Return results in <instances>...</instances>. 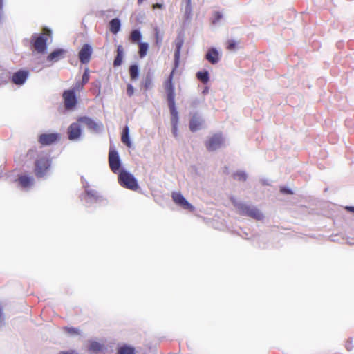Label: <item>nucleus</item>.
Wrapping results in <instances>:
<instances>
[{
    "label": "nucleus",
    "mask_w": 354,
    "mask_h": 354,
    "mask_svg": "<svg viewBox=\"0 0 354 354\" xmlns=\"http://www.w3.org/2000/svg\"><path fill=\"white\" fill-rule=\"evenodd\" d=\"M230 201L240 215L249 216L257 221L263 219L264 216L263 213L255 206L239 201L234 196L230 198Z\"/></svg>",
    "instance_id": "nucleus-1"
},
{
    "label": "nucleus",
    "mask_w": 354,
    "mask_h": 354,
    "mask_svg": "<svg viewBox=\"0 0 354 354\" xmlns=\"http://www.w3.org/2000/svg\"><path fill=\"white\" fill-rule=\"evenodd\" d=\"M85 194L81 196V200L84 202L86 205L90 206L93 203H103L106 199L101 196L97 191L89 187L88 183L82 182Z\"/></svg>",
    "instance_id": "nucleus-2"
},
{
    "label": "nucleus",
    "mask_w": 354,
    "mask_h": 354,
    "mask_svg": "<svg viewBox=\"0 0 354 354\" xmlns=\"http://www.w3.org/2000/svg\"><path fill=\"white\" fill-rule=\"evenodd\" d=\"M183 44V41L182 39H178L175 42V51H174V68L170 73L168 79L165 83V90H171L174 89V86L173 84V75L174 71L178 67L180 62V50Z\"/></svg>",
    "instance_id": "nucleus-3"
},
{
    "label": "nucleus",
    "mask_w": 354,
    "mask_h": 354,
    "mask_svg": "<svg viewBox=\"0 0 354 354\" xmlns=\"http://www.w3.org/2000/svg\"><path fill=\"white\" fill-rule=\"evenodd\" d=\"M118 181L121 186L131 190H136L138 187L137 180L133 175L124 170L120 172Z\"/></svg>",
    "instance_id": "nucleus-4"
},
{
    "label": "nucleus",
    "mask_w": 354,
    "mask_h": 354,
    "mask_svg": "<svg viewBox=\"0 0 354 354\" xmlns=\"http://www.w3.org/2000/svg\"><path fill=\"white\" fill-rule=\"evenodd\" d=\"M64 107L68 111L74 110L77 104V98L74 90H66L62 93Z\"/></svg>",
    "instance_id": "nucleus-5"
},
{
    "label": "nucleus",
    "mask_w": 354,
    "mask_h": 354,
    "mask_svg": "<svg viewBox=\"0 0 354 354\" xmlns=\"http://www.w3.org/2000/svg\"><path fill=\"white\" fill-rule=\"evenodd\" d=\"M67 50L64 48H56L46 57V66H50L66 57Z\"/></svg>",
    "instance_id": "nucleus-6"
},
{
    "label": "nucleus",
    "mask_w": 354,
    "mask_h": 354,
    "mask_svg": "<svg viewBox=\"0 0 354 354\" xmlns=\"http://www.w3.org/2000/svg\"><path fill=\"white\" fill-rule=\"evenodd\" d=\"M77 120L86 124L89 130L95 133L102 132L104 129V125L100 121H95L89 117H80Z\"/></svg>",
    "instance_id": "nucleus-7"
},
{
    "label": "nucleus",
    "mask_w": 354,
    "mask_h": 354,
    "mask_svg": "<svg viewBox=\"0 0 354 354\" xmlns=\"http://www.w3.org/2000/svg\"><path fill=\"white\" fill-rule=\"evenodd\" d=\"M109 163L111 170L116 174L121 167V161L118 152L115 149H110L109 153Z\"/></svg>",
    "instance_id": "nucleus-8"
},
{
    "label": "nucleus",
    "mask_w": 354,
    "mask_h": 354,
    "mask_svg": "<svg viewBox=\"0 0 354 354\" xmlns=\"http://www.w3.org/2000/svg\"><path fill=\"white\" fill-rule=\"evenodd\" d=\"M224 138L221 134L216 133L212 136L206 142V147L208 151H215L223 146Z\"/></svg>",
    "instance_id": "nucleus-9"
},
{
    "label": "nucleus",
    "mask_w": 354,
    "mask_h": 354,
    "mask_svg": "<svg viewBox=\"0 0 354 354\" xmlns=\"http://www.w3.org/2000/svg\"><path fill=\"white\" fill-rule=\"evenodd\" d=\"M172 199L176 205H179L184 209H187L190 212H194L195 209L194 207L189 203L180 192H174L172 194Z\"/></svg>",
    "instance_id": "nucleus-10"
},
{
    "label": "nucleus",
    "mask_w": 354,
    "mask_h": 354,
    "mask_svg": "<svg viewBox=\"0 0 354 354\" xmlns=\"http://www.w3.org/2000/svg\"><path fill=\"white\" fill-rule=\"evenodd\" d=\"M67 133L70 140H77L82 135L80 124L77 122L72 123L68 127Z\"/></svg>",
    "instance_id": "nucleus-11"
},
{
    "label": "nucleus",
    "mask_w": 354,
    "mask_h": 354,
    "mask_svg": "<svg viewBox=\"0 0 354 354\" xmlns=\"http://www.w3.org/2000/svg\"><path fill=\"white\" fill-rule=\"evenodd\" d=\"M93 50L91 45L85 44L79 52V59L82 64H87L91 59Z\"/></svg>",
    "instance_id": "nucleus-12"
},
{
    "label": "nucleus",
    "mask_w": 354,
    "mask_h": 354,
    "mask_svg": "<svg viewBox=\"0 0 354 354\" xmlns=\"http://www.w3.org/2000/svg\"><path fill=\"white\" fill-rule=\"evenodd\" d=\"M44 34L41 32V34L37 37L36 35H33L32 37V50L33 51H36L37 53H42L44 51Z\"/></svg>",
    "instance_id": "nucleus-13"
},
{
    "label": "nucleus",
    "mask_w": 354,
    "mask_h": 354,
    "mask_svg": "<svg viewBox=\"0 0 354 354\" xmlns=\"http://www.w3.org/2000/svg\"><path fill=\"white\" fill-rule=\"evenodd\" d=\"M88 351L91 354H99L106 350V347L104 343L95 340H88Z\"/></svg>",
    "instance_id": "nucleus-14"
},
{
    "label": "nucleus",
    "mask_w": 354,
    "mask_h": 354,
    "mask_svg": "<svg viewBox=\"0 0 354 354\" xmlns=\"http://www.w3.org/2000/svg\"><path fill=\"white\" fill-rule=\"evenodd\" d=\"M28 76V71L26 70H19L13 73L12 82L17 85L23 84Z\"/></svg>",
    "instance_id": "nucleus-15"
},
{
    "label": "nucleus",
    "mask_w": 354,
    "mask_h": 354,
    "mask_svg": "<svg viewBox=\"0 0 354 354\" xmlns=\"http://www.w3.org/2000/svg\"><path fill=\"white\" fill-rule=\"evenodd\" d=\"M19 185L24 189L29 188L33 185L34 179L32 176L26 174L19 175L17 180Z\"/></svg>",
    "instance_id": "nucleus-16"
},
{
    "label": "nucleus",
    "mask_w": 354,
    "mask_h": 354,
    "mask_svg": "<svg viewBox=\"0 0 354 354\" xmlns=\"http://www.w3.org/2000/svg\"><path fill=\"white\" fill-rule=\"evenodd\" d=\"M205 58L212 64H216L219 62L221 56L215 48H211L207 50Z\"/></svg>",
    "instance_id": "nucleus-17"
},
{
    "label": "nucleus",
    "mask_w": 354,
    "mask_h": 354,
    "mask_svg": "<svg viewBox=\"0 0 354 354\" xmlns=\"http://www.w3.org/2000/svg\"><path fill=\"white\" fill-rule=\"evenodd\" d=\"M203 119L198 114H194L190 120L189 129L192 132L196 131L201 128Z\"/></svg>",
    "instance_id": "nucleus-18"
},
{
    "label": "nucleus",
    "mask_w": 354,
    "mask_h": 354,
    "mask_svg": "<svg viewBox=\"0 0 354 354\" xmlns=\"http://www.w3.org/2000/svg\"><path fill=\"white\" fill-rule=\"evenodd\" d=\"M124 55V48L122 45H119L117 47V55L113 61V66L115 67L119 66L122 62Z\"/></svg>",
    "instance_id": "nucleus-19"
},
{
    "label": "nucleus",
    "mask_w": 354,
    "mask_h": 354,
    "mask_svg": "<svg viewBox=\"0 0 354 354\" xmlns=\"http://www.w3.org/2000/svg\"><path fill=\"white\" fill-rule=\"evenodd\" d=\"M35 174L37 177L41 178L44 174V162L42 159L38 160L35 162Z\"/></svg>",
    "instance_id": "nucleus-20"
},
{
    "label": "nucleus",
    "mask_w": 354,
    "mask_h": 354,
    "mask_svg": "<svg viewBox=\"0 0 354 354\" xmlns=\"http://www.w3.org/2000/svg\"><path fill=\"white\" fill-rule=\"evenodd\" d=\"M109 26L110 31L113 34H117L120 30V20L118 18L111 19L109 22Z\"/></svg>",
    "instance_id": "nucleus-21"
},
{
    "label": "nucleus",
    "mask_w": 354,
    "mask_h": 354,
    "mask_svg": "<svg viewBox=\"0 0 354 354\" xmlns=\"http://www.w3.org/2000/svg\"><path fill=\"white\" fill-rule=\"evenodd\" d=\"M142 86L145 90L151 88L153 86V73L149 71L142 82Z\"/></svg>",
    "instance_id": "nucleus-22"
},
{
    "label": "nucleus",
    "mask_w": 354,
    "mask_h": 354,
    "mask_svg": "<svg viewBox=\"0 0 354 354\" xmlns=\"http://www.w3.org/2000/svg\"><path fill=\"white\" fill-rule=\"evenodd\" d=\"M142 36L140 30L135 29L131 32L129 39L132 43L139 44L140 42H141L140 41L142 39Z\"/></svg>",
    "instance_id": "nucleus-23"
},
{
    "label": "nucleus",
    "mask_w": 354,
    "mask_h": 354,
    "mask_svg": "<svg viewBox=\"0 0 354 354\" xmlns=\"http://www.w3.org/2000/svg\"><path fill=\"white\" fill-rule=\"evenodd\" d=\"M60 139V135L57 133H46V145H51Z\"/></svg>",
    "instance_id": "nucleus-24"
},
{
    "label": "nucleus",
    "mask_w": 354,
    "mask_h": 354,
    "mask_svg": "<svg viewBox=\"0 0 354 354\" xmlns=\"http://www.w3.org/2000/svg\"><path fill=\"white\" fill-rule=\"evenodd\" d=\"M196 77L203 84H207L209 80V75L207 71L197 72Z\"/></svg>",
    "instance_id": "nucleus-25"
},
{
    "label": "nucleus",
    "mask_w": 354,
    "mask_h": 354,
    "mask_svg": "<svg viewBox=\"0 0 354 354\" xmlns=\"http://www.w3.org/2000/svg\"><path fill=\"white\" fill-rule=\"evenodd\" d=\"M118 354H136L135 348L131 346L123 345L118 349Z\"/></svg>",
    "instance_id": "nucleus-26"
},
{
    "label": "nucleus",
    "mask_w": 354,
    "mask_h": 354,
    "mask_svg": "<svg viewBox=\"0 0 354 354\" xmlns=\"http://www.w3.org/2000/svg\"><path fill=\"white\" fill-rule=\"evenodd\" d=\"M185 1H186V4H185V7L184 15H185V18L187 20H189L192 16V4H191L192 0H185Z\"/></svg>",
    "instance_id": "nucleus-27"
},
{
    "label": "nucleus",
    "mask_w": 354,
    "mask_h": 354,
    "mask_svg": "<svg viewBox=\"0 0 354 354\" xmlns=\"http://www.w3.org/2000/svg\"><path fill=\"white\" fill-rule=\"evenodd\" d=\"M139 56L140 58H143L147 55L148 49H149V44L147 42H140L139 44Z\"/></svg>",
    "instance_id": "nucleus-28"
},
{
    "label": "nucleus",
    "mask_w": 354,
    "mask_h": 354,
    "mask_svg": "<svg viewBox=\"0 0 354 354\" xmlns=\"http://www.w3.org/2000/svg\"><path fill=\"white\" fill-rule=\"evenodd\" d=\"M139 67L137 64H133L129 67V74L131 80H137L139 77Z\"/></svg>",
    "instance_id": "nucleus-29"
},
{
    "label": "nucleus",
    "mask_w": 354,
    "mask_h": 354,
    "mask_svg": "<svg viewBox=\"0 0 354 354\" xmlns=\"http://www.w3.org/2000/svg\"><path fill=\"white\" fill-rule=\"evenodd\" d=\"M64 330L71 336H77L81 335V331L78 328L75 327H65Z\"/></svg>",
    "instance_id": "nucleus-30"
},
{
    "label": "nucleus",
    "mask_w": 354,
    "mask_h": 354,
    "mask_svg": "<svg viewBox=\"0 0 354 354\" xmlns=\"http://www.w3.org/2000/svg\"><path fill=\"white\" fill-rule=\"evenodd\" d=\"M234 179L244 182L247 179V174L243 171H236L233 174Z\"/></svg>",
    "instance_id": "nucleus-31"
},
{
    "label": "nucleus",
    "mask_w": 354,
    "mask_h": 354,
    "mask_svg": "<svg viewBox=\"0 0 354 354\" xmlns=\"http://www.w3.org/2000/svg\"><path fill=\"white\" fill-rule=\"evenodd\" d=\"M46 50H47V46L52 43V30L46 26Z\"/></svg>",
    "instance_id": "nucleus-32"
},
{
    "label": "nucleus",
    "mask_w": 354,
    "mask_h": 354,
    "mask_svg": "<svg viewBox=\"0 0 354 354\" xmlns=\"http://www.w3.org/2000/svg\"><path fill=\"white\" fill-rule=\"evenodd\" d=\"M167 93V98L168 101V104L169 103H175V92L174 89L171 90H165Z\"/></svg>",
    "instance_id": "nucleus-33"
},
{
    "label": "nucleus",
    "mask_w": 354,
    "mask_h": 354,
    "mask_svg": "<svg viewBox=\"0 0 354 354\" xmlns=\"http://www.w3.org/2000/svg\"><path fill=\"white\" fill-rule=\"evenodd\" d=\"M168 106L169 108L171 116L178 115V113L176 109L175 103H169L168 104Z\"/></svg>",
    "instance_id": "nucleus-34"
},
{
    "label": "nucleus",
    "mask_w": 354,
    "mask_h": 354,
    "mask_svg": "<svg viewBox=\"0 0 354 354\" xmlns=\"http://www.w3.org/2000/svg\"><path fill=\"white\" fill-rule=\"evenodd\" d=\"M121 140H122V143H124L128 147H131L132 142L129 138V136H122Z\"/></svg>",
    "instance_id": "nucleus-35"
},
{
    "label": "nucleus",
    "mask_w": 354,
    "mask_h": 354,
    "mask_svg": "<svg viewBox=\"0 0 354 354\" xmlns=\"http://www.w3.org/2000/svg\"><path fill=\"white\" fill-rule=\"evenodd\" d=\"M155 32V38L156 44H160L162 41V37H161L159 34V30L158 28H154Z\"/></svg>",
    "instance_id": "nucleus-36"
},
{
    "label": "nucleus",
    "mask_w": 354,
    "mask_h": 354,
    "mask_svg": "<svg viewBox=\"0 0 354 354\" xmlns=\"http://www.w3.org/2000/svg\"><path fill=\"white\" fill-rule=\"evenodd\" d=\"M83 83L80 81H77L75 82V84L73 86V88L71 90H74L75 93H76L77 91H82L84 87Z\"/></svg>",
    "instance_id": "nucleus-37"
},
{
    "label": "nucleus",
    "mask_w": 354,
    "mask_h": 354,
    "mask_svg": "<svg viewBox=\"0 0 354 354\" xmlns=\"http://www.w3.org/2000/svg\"><path fill=\"white\" fill-rule=\"evenodd\" d=\"M223 15L219 12H216L214 14V18L212 19V23L214 24H216L219 22V21L222 19Z\"/></svg>",
    "instance_id": "nucleus-38"
},
{
    "label": "nucleus",
    "mask_w": 354,
    "mask_h": 354,
    "mask_svg": "<svg viewBox=\"0 0 354 354\" xmlns=\"http://www.w3.org/2000/svg\"><path fill=\"white\" fill-rule=\"evenodd\" d=\"M88 80H89L88 69L86 68L82 75V78L81 82L83 83V84H85L88 82Z\"/></svg>",
    "instance_id": "nucleus-39"
},
{
    "label": "nucleus",
    "mask_w": 354,
    "mask_h": 354,
    "mask_svg": "<svg viewBox=\"0 0 354 354\" xmlns=\"http://www.w3.org/2000/svg\"><path fill=\"white\" fill-rule=\"evenodd\" d=\"M127 94L128 96L131 97L134 94V88L131 84H128L127 86Z\"/></svg>",
    "instance_id": "nucleus-40"
},
{
    "label": "nucleus",
    "mask_w": 354,
    "mask_h": 354,
    "mask_svg": "<svg viewBox=\"0 0 354 354\" xmlns=\"http://www.w3.org/2000/svg\"><path fill=\"white\" fill-rule=\"evenodd\" d=\"M178 115L171 116V125L178 126Z\"/></svg>",
    "instance_id": "nucleus-41"
},
{
    "label": "nucleus",
    "mask_w": 354,
    "mask_h": 354,
    "mask_svg": "<svg viewBox=\"0 0 354 354\" xmlns=\"http://www.w3.org/2000/svg\"><path fill=\"white\" fill-rule=\"evenodd\" d=\"M236 45V43L234 41H233V40L229 41L228 44H227V48L229 50H233L235 48Z\"/></svg>",
    "instance_id": "nucleus-42"
},
{
    "label": "nucleus",
    "mask_w": 354,
    "mask_h": 354,
    "mask_svg": "<svg viewBox=\"0 0 354 354\" xmlns=\"http://www.w3.org/2000/svg\"><path fill=\"white\" fill-rule=\"evenodd\" d=\"M281 192L282 193H284V194H292V192L291 191L290 189L288 188V187H283L281 188Z\"/></svg>",
    "instance_id": "nucleus-43"
},
{
    "label": "nucleus",
    "mask_w": 354,
    "mask_h": 354,
    "mask_svg": "<svg viewBox=\"0 0 354 354\" xmlns=\"http://www.w3.org/2000/svg\"><path fill=\"white\" fill-rule=\"evenodd\" d=\"M172 133L175 138H177L178 136V126H171Z\"/></svg>",
    "instance_id": "nucleus-44"
},
{
    "label": "nucleus",
    "mask_w": 354,
    "mask_h": 354,
    "mask_svg": "<svg viewBox=\"0 0 354 354\" xmlns=\"http://www.w3.org/2000/svg\"><path fill=\"white\" fill-rule=\"evenodd\" d=\"M122 136H129V128L127 125L123 128Z\"/></svg>",
    "instance_id": "nucleus-45"
},
{
    "label": "nucleus",
    "mask_w": 354,
    "mask_h": 354,
    "mask_svg": "<svg viewBox=\"0 0 354 354\" xmlns=\"http://www.w3.org/2000/svg\"><path fill=\"white\" fill-rule=\"evenodd\" d=\"M58 354H78V353L74 350L61 351Z\"/></svg>",
    "instance_id": "nucleus-46"
},
{
    "label": "nucleus",
    "mask_w": 354,
    "mask_h": 354,
    "mask_svg": "<svg viewBox=\"0 0 354 354\" xmlns=\"http://www.w3.org/2000/svg\"><path fill=\"white\" fill-rule=\"evenodd\" d=\"M3 321V307L0 304V324H1Z\"/></svg>",
    "instance_id": "nucleus-47"
},
{
    "label": "nucleus",
    "mask_w": 354,
    "mask_h": 354,
    "mask_svg": "<svg viewBox=\"0 0 354 354\" xmlns=\"http://www.w3.org/2000/svg\"><path fill=\"white\" fill-rule=\"evenodd\" d=\"M50 162L51 161L46 158V173L48 171V167L50 166Z\"/></svg>",
    "instance_id": "nucleus-48"
},
{
    "label": "nucleus",
    "mask_w": 354,
    "mask_h": 354,
    "mask_svg": "<svg viewBox=\"0 0 354 354\" xmlns=\"http://www.w3.org/2000/svg\"><path fill=\"white\" fill-rule=\"evenodd\" d=\"M345 209L348 212L354 213V206H346Z\"/></svg>",
    "instance_id": "nucleus-49"
},
{
    "label": "nucleus",
    "mask_w": 354,
    "mask_h": 354,
    "mask_svg": "<svg viewBox=\"0 0 354 354\" xmlns=\"http://www.w3.org/2000/svg\"><path fill=\"white\" fill-rule=\"evenodd\" d=\"M153 8H154V9H155V8H159V9H161V8H162V4L157 3L154 4V5L153 6Z\"/></svg>",
    "instance_id": "nucleus-50"
},
{
    "label": "nucleus",
    "mask_w": 354,
    "mask_h": 354,
    "mask_svg": "<svg viewBox=\"0 0 354 354\" xmlns=\"http://www.w3.org/2000/svg\"><path fill=\"white\" fill-rule=\"evenodd\" d=\"M39 142L41 144H44V134H41L39 136Z\"/></svg>",
    "instance_id": "nucleus-51"
},
{
    "label": "nucleus",
    "mask_w": 354,
    "mask_h": 354,
    "mask_svg": "<svg viewBox=\"0 0 354 354\" xmlns=\"http://www.w3.org/2000/svg\"><path fill=\"white\" fill-rule=\"evenodd\" d=\"M3 6V0H0V10H2Z\"/></svg>",
    "instance_id": "nucleus-52"
},
{
    "label": "nucleus",
    "mask_w": 354,
    "mask_h": 354,
    "mask_svg": "<svg viewBox=\"0 0 354 354\" xmlns=\"http://www.w3.org/2000/svg\"><path fill=\"white\" fill-rule=\"evenodd\" d=\"M346 348H347L348 350H351V348L349 347L348 344L346 345Z\"/></svg>",
    "instance_id": "nucleus-53"
}]
</instances>
